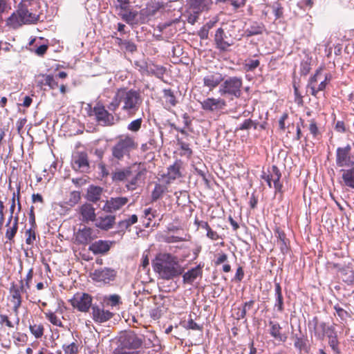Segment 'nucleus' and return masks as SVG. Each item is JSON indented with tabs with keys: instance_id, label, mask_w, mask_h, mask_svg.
<instances>
[{
	"instance_id": "f257e3e1",
	"label": "nucleus",
	"mask_w": 354,
	"mask_h": 354,
	"mask_svg": "<svg viewBox=\"0 0 354 354\" xmlns=\"http://www.w3.org/2000/svg\"><path fill=\"white\" fill-rule=\"evenodd\" d=\"M142 103V99L139 91L122 88L118 89L107 108L115 113L121 106L122 111L132 117L138 111Z\"/></svg>"
},
{
	"instance_id": "f03ea898",
	"label": "nucleus",
	"mask_w": 354,
	"mask_h": 354,
	"mask_svg": "<svg viewBox=\"0 0 354 354\" xmlns=\"http://www.w3.org/2000/svg\"><path fill=\"white\" fill-rule=\"evenodd\" d=\"M155 272L165 280L175 279L180 277L184 272L178 258L170 253L159 252L151 261Z\"/></svg>"
},
{
	"instance_id": "7ed1b4c3",
	"label": "nucleus",
	"mask_w": 354,
	"mask_h": 354,
	"mask_svg": "<svg viewBox=\"0 0 354 354\" xmlns=\"http://www.w3.org/2000/svg\"><path fill=\"white\" fill-rule=\"evenodd\" d=\"M29 7H39L37 0H22L18 5L17 10L7 19L6 24L14 29H17L24 24H35L39 20V15L31 12Z\"/></svg>"
},
{
	"instance_id": "20e7f679",
	"label": "nucleus",
	"mask_w": 354,
	"mask_h": 354,
	"mask_svg": "<svg viewBox=\"0 0 354 354\" xmlns=\"http://www.w3.org/2000/svg\"><path fill=\"white\" fill-rule=\"evenodd\" d=\"M89 107L88 116L93 117V120L100 126L112 127L120 121L119 116H115L113 112L110 113L100 102L96 103L93 107Z\"/></svg>"
},
{
	"instance_id": "39448f33",
	"label": "nucleus",
	"mask_w": 354,
	"mask_h": 354,
	"mask_svg": "<svg viewBox=\"0 0 354 354\" xmlns=\"http://www.w3.org/2000/svg\"><path fill=\"white\" fill-rule=\"evenodd\" d=\"M137 145L134 138L129 135L120 136L111 149L112 156L115 159L122 160L124 156H129Z\"/></svg>"
},
{
	"instance_id": "423d86ee",
	"label": "nucleus",
	"mask_w": 354,
	"mask_h": 354,
	"mask_svg": "<svg viewBox=\"0 0 354 354\" xmlns=\"http://www.w3.org/2000/svg\"><path fill=\"white\" fill-rule=\"evenodd\" d=\"M242 86L243 80L241 77L236 76L228 77L222 82L218 92L221 96L239 98L242 95Z\"/></svg>"
},
{
	"instance_id": "0eeeda50",
	"label": "nucleus",
	"mask_w": 354,
	"mask_h": 354,
	"mask_svg": "<svg viewBox=\"0 0 354 354\" xmlns=\"http://www.w3.org/2000/svg\"><path fill=\"white\" fill-rule=\"evenodd\" d=\"M335 163L340 168L354 166V149L351 145L337 148Z\"/></svg>"
},
{
	"instance_id": "6e6552de",
	"label": "nucleus",
	"mask_w": 354,
	"mask_h": 354,
	"mask_svg": "<svg viewBox=\"0 0 354 354\" xmlns=\"http://www.w3.org/2000/svg\"><path fill=\"white\" fill-rule=\"evenodd\" d=\"M214 41L215 48L223 53L229 51L230 48L235 43V38L230 34L227 35L222 28H219L216 30Z\"/></svg>"
},
{
	"instance_id": "1a4fd4ad",
	"label": "nucleus",
	"mask_w": 354,
	"mask_h": 354,
	"mask_svg": "<svg viewBox=\"0 0 354 354\" xmlns=\"http://www.w3.org/2000/svg\"><path fill=\"white\" fill-rule=\"evenodd\" d=\"M143 338L139 337L133 331L124 332L119 337V342L122 347L128 349H137L143 344Z\"/></svg>"
},
{
	"instance_id": "9d476101",
	"label": "nucleus",
	"mask_w": 354,
	"mask_h": 354,
	"mask_svg": "<svg viewBox=\"0 0 354 354\" xmlns=\"http://www.w3.org/2000/svg\"><path fill=\"white\" fill-rule=\"evenodd\" d=\"M71 304L79 311L86 313L92 307V297L87 293L77 292L74 295Z\"/></svg>"
},
{
	"instance_id": "9b49d317",
	"label": "nucleus",
	"mask_w": 354,
	"mask_h": 354,
	"mask_svg": "<svg viewBox=\"0 0 354 354\" xmlns=\"http://www.w3.org/2000/svg\"><path fill=\"white\" fill-rule=\"evenodd\" d=\"M72 167L76 171L88 173L90 170V165L87 153L85 151H78L73 155Z\"/></svg>"
},
{
	"instance_id": "f8f14e48",
	"label": "nucleus",
	"mask_w": 354,
	"mask_h": 354,
	"mask_svg": "<svg viewBox=\"0 0 354 354\" xmlns=\"http://www.w3.org/2000/svg\"><path fill=\"white\" fill-rule=\"evenodd\" d=\"M91 310L93 320L98 324H102L110 320L114 315L113 313L109 310H105L103 304L93 305Z\"/></svg>"
},
{
	"instance_id": "ddd939ff",
	"label": "nucleus",
	"mask_w": 354,
	"mask_h": 354,
	"mask_svg": "<svg viewBox=\"0 0 354 354\" xmlns=\"http://www.w3.org/2000/svg\"><path fill=\"white\" fill-rule=\"evenodd\" d=\"M204 268V263H200L194 268L189 269L180 275L182 276V281L184 285H192L198 279H201L203 277V268Z\"/></svg>"
},
{
	"instance_id": "4468645a",
	"label": "nucleus",
	"mask_w": 354,
	"mask_h": 354,
	"mask_svg": "<svg viewBox=\"0 0 354 354\" xmlns=\"http://www.w3.org/2000/svg\"><path fill=\"white\" fill-rule=\"evenodd\" d=\"M201 108L207 112H217L223 110L226 102L223 99L207 97L203 102H201Z\"/></svg>"
},
{
	"instance_id": "2eb2a0df",
	"label": "nucleus",
	"mask_w": 354,
	"mask_h": 354,
	"mask_svg": "<svg viewBox=\"0 0 354 354\" xmlns=\"http://www.w3.org/2000/svg\"><path fill=\"white\" fill-rule=\"evenodd\" d=\"M128 201L129 199L127 197H111L106 201L102 209L108 213H113L120 210Z\"/></svg>"
},
{
	"instance_id": "dca6fc26",
	"label": "nucleus",
	"mask_w": 354,
	"mask_h": 354,
	"mask_svg": "<svg viewBox=\"0 0 354 354\" xmlns=\"http://www.w3.org/2000/svg\"><path fill=\"white\" fill-rule=\"evenodd\" d=\"M223 80L224 77L221 73L210 72L203 77V84L204 86L209 88L212 91L218 85H221Z\"/></svg>"
},
{
	"instance_id": "f3484780",
	"label": "nucleus",
	"mask_w": 354,
	"mask_h": 354,
	"mask_svg": "<svg viewBox=\"0 0 354 354\" xmlns=\"http://www.w3.org/2000/svg\"><path fill=\"white\" fill-rule=\"evenodd\" d=\"M80 214L82 216V221L85 223L95 221L96 220L95 209L93 205L86 203L80 206Z\"/></svg>"
},
{
	"instance_id": "a211bd4d",
	"label": "nucleus",
	"mask_w": 354,
	"mask_h": 354,
	"mask_svg": "<svg viewBox=\"0 0 354 354\" xmlns=\"http://www.w3.org/2000/svg\"><path fill=\"white\" fill-rule=\"evenodd\" d=\"M270 326V335L277 341L284 343L288 339L286 333L281 332L282 328L280 324L274 321H270L268 323Z\"/></svg>"
},
{
	"instance_id": "6ab92c4d",
	"label": "nucleus",
	"mask_w": 354,
	"mask_h": 354,
	"mask_svg": "<svg viewBox=\"0 0 354 354\" xmlns=\"http://www.w3.org/2000/svg\"><path fill=\"white\" fill-rule=\"evenodd\" d=\"M111 244V241L99 240L91 243L88 250L94 254H104L110 250Z\"/></svg>"
},
{
	"instance_id": "aec40b11",
	"label": "nucleus",
	"mask_w": 354,
	"mask_h": 354,
	"mask_svg": "<svg viewBox=\"0 0 354 354\" xmlns=\"http://www.w3.org/2000/svg\"><path fill=\"white\" fill-rule=\"evenodd\" d=\"M92 234L93 229L89 227L84 226L82 229H80L75 234V240L79 244L86 245L93 239Z\"/></svg>"
},
{
	"instance_id": "412c9836",
	"label": "nucleus",
	"mask_w": 354,
	"mask_h": 354,
	"mask_svg": "<svg viewBox=\"0 0 354 354\" xmlns=\"http://www.w3.org/2000/svg\"><path fill=\"white\" fill-rule=\"evenodd\" d=\"M95 226L102 230L107 231L113 227L115 223V215H106L96 218Z\"/></svg>"
},
{
	"instance_id": "4be33fe9",
	"label": "nucleus",
	"mask_w": 354,
	"mask_h": 354,
	"mask_svg": "<svg viewBox=\"0 0 354 354\" xmlns=\"http://www.w3.org/2000/svg\"><path fill=\"white\" fill-rule=\"evenodd\" d=\"M348 169L342 168V183L343 185L354 189V165L348 167Z\"/></svg>"
},
{
	"instance_id": "5701e85b",
	"label": "nucleus",
	"mask_w": 354,
	"mask_h": 354,
	"mask_svg": "<svg viewBox=\"0 0 354 354\" xmlns=\"http://www.w3.org/2000/svg\"><path fill=\"white\" fill-rule=\"evenodd\" d=\"M41 80L38 82L39 85L44 91L56 89L59 85L55 77L52 75H42Z\"/></svg>"
},
{
	"instance_id": "b1692460",
	"label": "nucleus",
	"mask_w": 354,
	"mask_h": 354,
	"mask_svg": "<svg viewBox=\"0 0 354 354\" xmlns=\"http://www.w3.org/2000/svg\"><path fill=\"white\" fill-rule=\"evenodd\" d=\"M118 15L127 24L129 25L138 24L139 23L137 16L138 12L136 10L128 8L125 11H120L117 12Z\"/></svg>"
},
{
	"instance_id": "393cba45",
	"label": "nucleus",
	"mask_w": 354,
	"mask_h": 354,
	"mask_svg": "<svg viewBox=\"0 0 354 354\" xmlns=\"http://www.w3.org/2000/svg\"><path fill=\"white\" fill-rule=\"evenodd\" d=\"M94 276L97 281L108 283L115 279V271L111 268H104L101 270H96Z\"/></svg>"
},
{
	"instance_id": "a878e982",
	"label": "nucleus",
	"mask_w": 354,
	"mask_h": 354,
	"mask_svg": "<svg viewBox=\"0 0 354 354\" xmlns=\"http://www.w3.org/2000/svg\"><path fill=\"white\" fill-rule=\"evenodd\" d=\"M103 189L99 186L90 185L87 189L86 198L88 201L97 203L101 198Z\"/></svg>"
},
{
	"instance_id": "bb28decb",
	"label": "nucleus",
	"mask_w": 354,
	"mask_h": 354,
	"mask_svg": "<svg viewBox=\"0 0 354 354\" xmlns=\"http://www.w3.org/2000/svg\"><path fill=\"white\" fill-rule=\"evenodd\" d=\"M24 289H10V301L13 304L12 310L16 315H18L19 308L21 304V293Z\"/></svg>"
},
{
	"instance_id": "cd10ccee",
	"label": "nucleus",
	"mask_w": 354,
	"mask_h": 354,
	"mask_svg": "<svg viewBox=\"0 0 354 354\" xmlns=\"http://www.w3.org/2000/svg\"><path fill=\"white\" fill-rule=\"evenodd\" d=\"M265 30V26L262 23L254 21L245 30V35L247 37H250L254 35H261Z\"/></svg>"
},
{
	"instance_id": "c85d7f7f",
	"label": "nucleus",
	"mask_w": 354,
	"mask_h": 354,
	"mask_svg": "<svg viewBox=\"0 0 354 354\" xmlns=\"http://www.w3.org/2000/svg\"><path fill=\"white\" fill-rule=\"evenodd\" d=\"M338 277L347 285H352L354 282V271L350 268H344L339 271Z\"/></svg>"
},
{
	"instance_id": "c756f323",
	"label": "nucleus",
	"mask_w": 354,
	"mask_h": 354,
	"mask_svg": "<svg viewBox=\"0 0 354 354\" xmlns=\"http://www.w3.org/2000/svg\"><path fill=\"white\" fill-rule=\"evenodd\" d=\"M212 3V0H190L191 7L198 12L208 10Z\"/></svg>"
},
{
	"instance_id": "7c9ffc66",
	"label": "nucleus",
	"mask_w": 354,
	"mask_h": 354,
	"mask_svg": "<svg viewBox=\"0 0 354 354\" xmlns=\"http://www.w3.org/2000/svg\"><path fill=\"white\" fill-rule=\"evenodd\" d=\"M330 326L325 322L317 323L316 322L314 327L315 336L319 339L323 340L326 336V333Z\"/></svg>"
},
{
	"instance_id": "2f4dec72",
	"label": "nucleus",
	"mask_w": 354,
	"mask_h": 354,
	"mask_svg": "<svg viewBox=\"0 0 354 354\" xmlns=\"http://www.w3.org/2000/svg\"><path fill=\"white\" fill-rule=\"evenodd\" d=\"M131 170L129 167L122 170L116 171L113 174L112 179L113 181H122L131 175Z\"/></svg>"
},
{
	"instance_id": "473e14b6",
	"label": "nucleus",
	"mask_w": 354,
	"mask_h": 354,
	"mask_svg": "<svg viewBox=\"0 0 354 354\" xmlns=\"http://www.w3.org/2000/svg\"><path fill=\"white\" fill-rule=\"evenodd\" d=\"M29 329L31 334L36 338L39 339L44 335V327L42 324L32 323L30 324Z\"/></svg>"
},
{
	"instance_id": "72a5a7b5",
	"label": "nucleus",
	"mask_w": 354,
	"mask_h": 354,
	"mask_svg": "<svg viewBox=\"0 0 354 354\" xmlns=\"http://www.w3.org/2000/svg\"><path fill=\"white\" fill-rule=\"evenodd\" d=\"M163 97L166 100V103L171 106H175L178 101L176 98L174 91L170 88H165L162 91Z\"/></svg>"
},
{
	"instance_id": "f704fd0d",
	"label": "nucleus",
	"mask_w": 354,
	"mask_h": 354,
	"mask_svg": "<svg viewBox=\"0 0 354 354\" xmlns=\"http://www.w3.org/2000/svg\"><path fill=\"white\" fill-rule=\"evenodd\" d=\"M12 338L14 339V344L18 347L26 345L28 340V337L26 333L19 332L14 333Z\"/></svg>"
},
{
	"instance_id": "c9c22d12",
	"label": "nucleus",
	"mask_w": 354,
	"mask_h": 354,
	"mask_svg": "<svg viewBox=\"0 0 354 354\" xmlns=\"http://www.w3.org/2000/svg\"><path fill=\"white\" fill-rule=\"evenodd\" d=\"M166 187L161 184H156L155 187L151 193L152 201H156L162 197V194L166 190Z\"/></svg>"
},
{
	"instance_id": "e433bc0d",
	"label": "nucleus",
	"mask_w": 354,
	"mask_h": 354,
	"mask_svg": "<svg viewBox=\"0 0 354 354\" xmlns=\"http://www.w3.org/2000/svg\"><path fill=\"white\" fill-rule=\"evenodd\" d=\"M167 176L169 180H176V178L181 176L180 172V166L177 164H174L168 167Z\"/></svg>"
},
{
	"instance_id": "4c0bfd02",
	"label": "nucleus",
	"mask_w": 354,
	"mask_h": 354,
	"mask_svg": "<svg viewBox=\"0 0 354 354\" xmlns=\"http://www.w3.org/2000/svg\"><path fill=\"white\" fill-rule=\"evenodd\" d=\"M0 324H5L9 328H13L15 326H18L19 324V318L17 316L16 320L12 322L6 315H0Z\"/></svg>"
},
{
	"instance_id": "58836bf2",
	"label": "nucleus",
	"mask_w": 354,
	"mask_h": 354,
	"mask_svg": "<svg viewBox=\"0 0 354 354\" xmlns=\"http://www.w3.org/2000/svg\"><path fill=\"white\" fill-rule=\"evenodd\" d=\"M226 2H230V4L233 7V10H237L238 9L245 6L246 0H215L216 4L225 3Z\"/></svg>"
},
{
	"instance_id": "ea45409f",
	"label": "nucleus",
	"mask_w": 354,
	"mask_h": 354,
	"mask_svg": "<svg viewBox=\"0 0 354 354\" xmlns=\"http://www.w3.org/2000/svg\"><path fill=\"white\" fill-rule=\"evenodd\" d=\"M257 122L255 121L252 120L251 119H246L243 121V123H241L239 127L236 128V131L241 130H249L252 127H253L254 129H257Z\"/></svg>"
},
{
	"instance_id": "a19ab883",
	"label": "nucleus",
	"mask_w": 354,
	"mask_h": 354,
	"mask_svg": "<svg viewBox=\"0 0 354 354\" xmlns=\"http://www.w3.org/2000/svg\"><path fill=\"white\" fill-rule=\"evenodd\" d=\"M62 348L64 354H77L79 352V346L76 342L69 344H64Z\"/></svg>"
},
{
	"instance_id": "79ce46f5",
	"label": "nucleus",
	"mask_w": 354,
	"mask_h": 354,
	"mask_svg": "<svg viewBox=\"0 0 354 354\" xmlns=\"http://www.w3.org/2000/svg\"><path fill=\"white\" fill-rule=\"evenodd\" d=\"M47 319L53 325L59 327H63V324L61 319L55 315V313L49 311L45 313Z\"/></svg>"
},
{
	"instance_id": "37998d69",
	"label": "nucleus",
	"mask_w": 354,
	"mask_h": 354,
	"mask_svg": "<svg viewBox=\"0 0 354 354\" xmlns=\"http://www.w3.org/2000/svg\"><path fill=\"white\" fill-rule=\"evenodd\" d=\"M142 122V118H137L127 125V129L131 132H138L141 129Z\"/></svg>"
},
{
	"instance_id": "c03bdc74",
	"label": "nucleus",
	"mask_w": 354,
	"mask_h": 354,
	"mask_svg": "<svg viewBox=\"0 0 354 354\" xmlns=\"http://www.w3.org/2000/svg\"><path fill=\"white\" fill-rule=\"evenodd\" d=\"M80 198V192L78 191H73L71 192L68 201L66 202V204L71 207H73L78 203Z\"/></svg>"
},
{
	"instance_id": "a18cd8bd",
	"label": "nucleus",
	"mask_w": 354,
	"mask_h": 354,
	"mask_svg": "<svg viewBox=\"0 0 354 354\" xmlns=\"http://www.w3.org/2000/svg\"><path fill=\"white\" fill-rule=\"evenodd\" d=\"M177 144L180 147V149L184 151V155L187 156L188 157H190L193 151L192 149L189 147V145L184 141L182 140L180 138H177Z\"/></svg>"
},
{
	"instance_id": "49530a36",
	"label": "nucleus",
	"mask_w": 354,
	"mask_h": 354,
	"mask_svg": "<svg viewBox=\"0 0 354 354\" xmlns=\"http://www.w3.org/2000/svg\"><path fill=\"white\" fill-rule=\"evenodd\" d=\"M32 278H33V270L30 269L26 276V278L24 280L21 281V288H24L25 286L26 288H30L31 286H32L33 285Z\"/></svg>"
},
{
	"instance_id": "de8ad7c7",
	"label": "nucleus",
	"mask_w": 354,
	"mask_h": 354,
	"mask_svg": "<svg viewBox=\"0 0 354 354\" xmlns=\"http://www.w3.org/2000/svg\"><path fill=\"white\" fill-rule=\"evenodd\" d=\"M294 346L301 353L302 351L306 349V340L304 337L296 336Z\"/></svg>"
},
{
	"instance_id": "09e8293b",
	"label": "nucleus",
	"mask_w": 354,
	"mask_h": 354,
	"mask_svg": "<svg viewBox=\"0 0 354 354\" xmlns=\"http://www.w3.org/2000/svg\"><path fill=\"white\" fill-rule=\"evenodd\" d=\"M328 344L335 354H340V350L339 348V342L337 339V335L328 338Z\"/></svg>"
},
{
	"instance_id": "8fccbe9b",
	"label": "nucleus",
	"mask_w": 354,
	"mask_h": 354,
	"mask_svg": "<svg viewBox=\"0 0 354 354\" xmlns=\"http://www.w3.org/2000/svg\"><path fill=\"white\" fill-rule=\"evenodd\" d=\"M268 172H270L273 183L275 182H280L281 173L276 165H272L270 169L268 170Z\"/></svg>"
},
{
	"instance_id": "3c124183",
	"label": "nucleus",
	"mask_w": 354,
	"mask_h": 354,
	"mask_svg": "<svg viewBox=\"0 0 354 354\" xmlns=\"http://www.w3.org/2000/svg\"><path fill=\"white\" fill-rule=\"evenodd\" d=\"M7 227L8 229L6 232V237L8 240L12 241L17 232L18 225L12 224V226Z\"/></svg>"
},
{
	"instance_id": "603ef678",
	"label": "nucleus",
	"mask_w": 354,
	"mask_h": 354,
	"mask_svg": "<svg viewBox=\"0 0 354 354\" xmlns=\"http://www.w3.org/2000/svg\"><path fill=\"white\" fill-rule=\"evenodd\" d=\"M276 303L275 306L278 308V310L281 312L283 310V296L281 289H276Z\"/></svg>"
},
{
	"instance_id": "864d4df0",
	"label": "nucleus",
	"mask_w": 354,
	"mask_h": 354,
	"mask_svg": "<svg viewBox=\"0 0 354 354\" xmlns=\"http://www.w3.org/2000/svg\"><path fill=\"white\" fill-rule=\"evenodd\" d=\"M260 64L258 59H250L245 64V68L247 71H252Z\"/></svg>"
},
{
	"instance_id": "5fc2aeb1",
	"label": "nucleus",
	"mask_w": 354,
	"mask_h": 354,
	"mask_svg": "<svg viewBox=\"0 0 354 354\" xmlns=\"http://www.w3.org/2000/svg\"><path fill=\"white\" fill-rule=\"evenodd\" d=\"M182 118H183V123H184V125H185L184 127L187 128V129H188L189 131H193V128H192V118L187 113H183V115H182Z\"/></svg>"
},
{
	"instance_id": "6e6d98bb",
	"label": "nucleus",
	"mask_w": 354,
	"mask_h": 354,
	"mask_svg": "<svg viewBox=\"0 0 354 354\" xmlns=\"http://www.w3.org/2000/svg\"><path fill=\"white\" fill-rule=\"evenodd\" d=\"M310 71V63L308 60H303L300 64V73L306 75Z\"/></svg>"
},
{
	"instance_id": "4d7b16f0",
	"label": "nucleus",
	"mask_w": 354,
	"mask_h": 354,
	"mask_svg": "<svg viewBox=\"0 0 354 354\" xmlns=\"http://www.w3.org/2000/svg\"><path fill=\"white\" fill-rule=\"evenodd\" d=\"M35 228L30 227V229L27 230L26 232V234L28 235V237L26 239V243L28 245H32L33 243V241L36 239V234L35 232Z\"/></svg>"
},
{
	"instance_id": "13d9d810",
	"label": "nucleus",
	"mask_w": 354,
	"mask_h": 354,
	"mask_svg": "<svg viewBox=\"0 0 354 354\" xmlns=\"http://www.w3.org/2000/svg\"><path fill=\"white\" fill-rule=\"evenodd\" d=\"M123 48L127 52H129L131 53H133L137 51V46L134 42L130 40H127V42H124Z\"/></svg>"
},
{
	"instance_id": "bf43d9fd",
	"label": "nucleus",
	"mask_w": 354,
	"mask_h": 354,
	"mask_svg": "<svg viewBox=\"0 0 354 354\" xmlns=\"http://www.w3.org/2000/svg\"><path fill=\"white\" fill-rule=\"evenodd\" d=\"M149 252L145 251L142 254V262H141L140 267L142 268V269L143 270H146L147 268L149 267Z\"/></svg>"
},
{
	"instance_id": "052dcab7",
	"label": "nucleus",
	"mask_w": 354,
	"mask_h": 354,
	"mask_svg": "<svg viewBox=\"0 0 354 354\" xmlns=\"http://www.w3.org/2000/svg\"><path fill=\"white\" fill-rule=\"evenodd\" d=\"M162 314V310L159 307L154 308L149 312L150 317L154 320L160 319Z\"/></svg>"
},
{
	"instance_id": "680f3d73",
	"label": "nucleus",
	"mask_w": 354,
	"mask_h": 354,
	"mask_svg": "<svg viewBox=\"0 0 354 354\" xmlns=\"http://www.w3.org/2000/svg\"><path fill=\"white\" fill-rule=\"evenodd\" d=\"M106 300L109 301L108 304H110L112 306H115L119 304L120 297L118 295H112L108 297H106Z\"/></svg>"
},
{
	"instance_id": "e2e57ef3",
	"label": "nucleus",
	"mask_w": 354,
	"mask_h": 354,
	"mask_svg": "<svg viewBox=\"0 0 354 354\" xmlns=\"http://www.w3.org/2000/svg\"><path fill=\"white\" fill-rule=\"evenodd\" d=\"M334 309L335 310L337 315L342 319H345L346 317H348V313L347 311H346L344 309L339 306L338 305H336L334 306Z\"/></svg>"
},
{
	"instance_id": "0e129e2a",
	"label": "nucleus",
	"mask_w": 354,
	"mask_h": 354,
	"mask_svg": "<svg viewBox=\"0 0 354 354\" xmlns=\"http://www.w3.org/2000/svg\"><path fill=\"white\" fill-rule=\"evenodd\" d=\"M34 208V206H31L29 212V223L30 224L32 228H35L37 227Z\"/></svg>"
},
{
	"instance_id": "69168bd1",
	"label": "nucleus",
	"mask_w": 354,
	"mask_h": 354,
	"mask_svg": "<svg viewBox=\"0 0 354 354\" xmlns=\"http://www.w3.org/2000/svg\"><path fill=\"white\" fill-rule=\"evenodd\" d=\"M48 48V45L46 44H42V45H40L39 46H38L35 50V53L38 55V56H40V57H42L44 56Z\"/></svg>"
},
{
	"instance_id": "338daca9",
	"label": "nucleus",
	"mask_w": 354,
	"mask_h": 354,
	"mask_svg": "<svg viewBox=\"0 0 354 354\" xmlns=\"http://www.w3.org/2000/svg\"><path fill=\"white\" fill-rule=\"evenodd\" d=\"M187 328L188 329L198 330H202V329H203V327L200 326L192 319H189L188 320Z\"/></svg>"
},
{
	"instance_id": "774afa93",
	"label": "nucleus",
	"mask_w": 354,
	"mask_h": 354,
	"mask_svg": "<svg viewBox=\"0 0 354 354\" xmlns=\"http://www.w3.org/2000/svg\"><path fill=\"white\" fill-rule=\"evenodd\" d=\"M244 277V271L241 266L238 267L236 271L235 276L233 279L234 281H241Z\"/></svg>"
}]
</instances>
